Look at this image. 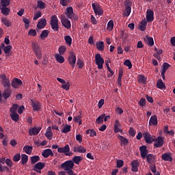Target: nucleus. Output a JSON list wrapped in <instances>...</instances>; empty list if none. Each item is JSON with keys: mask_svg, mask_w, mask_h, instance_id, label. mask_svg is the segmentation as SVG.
Here are the masks:
<instances>
[{"mask_svg": "<svg viewBox=\"0 0 175 175\" xmlns=\"http://www.w3.org/2000/svg\"><path fill=\"white\" fill-rule=\"evenodd\" d=\"M31 48L34 54L38 59H41L42 58V49L38 42H32Z\"/></svg>", "mask_w": 175, "mask_h": 175, "instance_id": "1", "label": "nucleus"}, {"mask_svg": "<svg viewBox=\"0 0 175 175\" xmlns=\"http://www.w3.org/2000/svg\"><path fill=\"white\" fill-rule=\"evenodd\" d=\"M62 169H64L66 173H69V172H73L72 169L75 167V163L72 160H68L62 163L61 165Z\"/></svg>", "mask_w": 175, "mask_h": 175, "instance_id": "2", "label": "nucleus"}, {"mask_svg": "<svg viewBox=\"0 0 175 175\" xmlns=\"http://www.w3.org/2000/svg\"><path fill=\"white\" fill-rule=\"evenodd\" d=\"M51 27L53 31H58L59 29V25H58V18L53 15L51 18Z\"/></svg>", "mask_w": 175, "mask_h": 175, "instance_id": "3", "label": "nucleus"}, {"mask_svg": "<svg viewBox=\"0 0 175 175\" xmlns=\"http://www.w3.org/2000/svg\"><path fill=\"white\" fill-rule=\"evenodd\" d=\"M92 7L96 16H103L104 11L100 5L93 3H92Z\"/></svg>", "mask_w": 175, "mask_h": 175, "instance_id": "4", "label": "nucleus"}, {"mask_svg": "<svg viewBox=\"0 0 175 175\" xmlns=\"http://www.w3.org/2000/svg\"><path fill=\"white\" fill-rule=\"evenodd\" d=\"M0 79H1V84L4 88H10L12 83H10V81L9 78L6 77V75L3 74L0 75Z\"/></svg>", "mask_w": 175, "mask_h": 175, "instance_id": "5", "label": "nucleus"}, {"mask_svg": "<svg viewBox=\"0 0 175 175\" xmlns=\"http://www.w3.org/2000/svg\"><path fill=\"white\" fill-rule=\"evenodd\" d=\"M96 65L98 66V69H103V64H105V59L100 56V54H96L95 55Z\"/></svg>", "mask_w": 175, "mask_h": 175, "instance_id": "6", "label": "nucleus"}, {"mask_svg": "<svg viewBox=\"0 0 175 175\" xmlns=\"http://www.w3.org/2000/svg\"><path fill=\"white\" fill-rule=\"evenodd\" d=\"M5 163H6V158L5 157L0 158V172L1 173H5V172H7V173H9L10 172L9 167L2 165H5Z\"/></svg>", "mask_w": 175, "mask_h": 175, "instance_id": "7", "label": "nucleus"}, {"mask_svg": "<svg viewBox=\"0 0 175 175\" xmlns=\"http://www.w3.org/2000/svg\"><path fill=\"white\" fill-rule=\"evenodd\" d=\"M76 59L77 57L75 52H71L68 57V61L72 69L75 68V66L76 65Z\"/></svg>", "mask_w": 175, "mask_h": 175, "instance_id": "8", "label": "nucleus"}, {"mask_svg": "<svg viewBox=\"0 0 175 175\" xmlns=\"http://www.w3.org/2000/svg\"><path fill=\"white\" fill-rule=\"evenodd\" d=\"M143 136H144V140H145L146 143H147V144H151L155 140V139H154L152 137V136L151 135V134L148 132L144 133Z\"/></svg>", "mask_w": 175, "mask_h": 175, "instance_id": "9", "label": "nucleus"}, {"mask_svg": "<svg viewBox=\"0 0 175 175\" xmlns=\"http://www.w3.org/2000/svg\"><path fill=\"white\" fill-rule=\"evenodd\" d=\"M11 85L13 88H18L20 85H23V81L18 78H14L11 81Z\"/></svg>", "mask_w": 175, "mask_h": 175, "instance_id": "10", "label": "nucleus"}, {"mask_svg": "<svg viewBox=\"0 0 175 175\" xmlns=\"http://www.w3.org/2000/svg\"><path fill=\"white\" fill-rule=\"evenodd\" d=\"M30 103L34 111H39L40 110V102L35 100H30Z\"/></svg>", "mask_w": 175, "mask_h": 175, "instance_id": "11", "label": "nucleus"}, {"mask_svg": "<svg viewBox=\"0 0 175 175\" xmlns=\"http://www.w3.org/2000/svg\"><path fill=\"white\" fill-rule=\"evenodd\" d=\"M154 142H155L154 146L156 147V148H161V147L163 146V137H157V138L154 139Z\"/></svg>", "mask_w": 175, "mask_h": 175, "instance_id": "12", "label": "nucleus"}, {"mask_svg": "<svg viewBox=\"0 0 175 175\" xmlns=\"http://www.w3.org/2000/svg\"><path fill=\"white\" fill-rule=\"evenodd\" d=\"M139 151L141 153V157L142 159H146V156L148 154V150H147V146H142L139 148Z\"/></svg>", "mask_w": 175, "mask_h": 175, "instance_id": "13", "label": "nucleus"}, {"mask_svg": "<svg viewBox=\"0 0 175 175\" xmlns=\"http://www.w3.org/2000/svg\"><path fill=\"white\" fill-rule=\"evenodd\" d=\"M146 20L148 23H151V21H154V11H152V10H147Z\"/></svg>", "mask_w": 175, "mask_h": 175, "instance_id": "14", "label": "nucleus"}, {"mask_svg": "<svg viewBox=\"0 0 175 175\" xmlns=\"http://www.w3.org/2000/svg\"><path fill=\"white\" fill-rule=\"evenodd\" d=\"M61 23L63 27H64L67 29H70L71 25H70V21H69V19L66 18H62Z\"/></svg>", "mask_w": 175, "mask_h": 175, "instance_id": "15", "label": "nucleus"}, {"mask_svg": "<svg viewBox=\"0 0 175 175\" xmlns=\"http://www.w3.org/2000/svg\"><path fill=\"white\" fill-rule=\"evenodd\" d=\"M161 159H163V161H168V162H172L173 161V157H172V153L171 152L163 153L161 155Z\"/></svg>", "mask_w": 175, "mask_h": 175, "instance_id": "16", "label": "nucleus"}, {"mask_svg": "<svg viewBox=\"0 0 175 175\" xmlns=\"http://www.w3.org/2000/svg\"><path fill=\"white\" fill-rule=\"evenodd\" d=\"M42 156L43 158H49V157H54V153L51 149H45L42 152Z\"/></svg>", "mask_w": 175, "mask_h": 175, "instance_id": "17", "label": "nucleus"}, {"mask_svg": "<svg viewBox=\"0 0 175 175\" xmlns=\"http://www.w3.org/2000/svg\"><path fill=\"white\" fill-rule=\"evenodd\" d=\"M139 165H140V163L137 160H133V161H131V166H132L131 171L135 172H138Z\"/></svg>", "mask_w": 175, "mask_h": 175, "instance_id": "18", "label": "nucleus"}, {"mask_svg": "<svg viewBox=\"0 0 175 175\" xmlns=\"http://www.w3.org/2000/svg\"><path fill=\"white\" fill-rule=\"evenodd\" d=\"M46 25H47V21H46V18H41L37 24V28L38 29H43Z\"/></svg>", "mask_w": 175, "mask_h": 175, "instance_id": "19", "label": "nucleus"}, {"mask_svg": "<svg viewBox=\"0 0 175 175\" xmlns=\"http://www.w3.org/2000/svg\"><path fill=\"white\" fill-rule=\"evenodd\" d=\"M65 14L68 17V18H70V19L73 18V16H75V14L73 13V8L68 7L66 8V12Z\"/></svg>", "mask_w": 175, "mask_h": 175, "instance_id": "20", "label": "nucleus"}, {"mask_svg": "<svg viewBox=\"0 0 175 175\" xmlns=\"http://www.w3.org/2000/svg\"><path fill=\"white\" fill-rule=\"evenodd\" d=\"M149 125L156 126L158 125V118L156 115L152 116L149 120Z\"/></svg>", "mask_w": 175, "mask_h": 175, "instance_id": "21", "label": "nucleus"}, {"mask_svg": "<svg viewBox=\"0 0 175 175\" xmlns=\"http://www.w3.org/2000/svg\"><path fill=\"white\" fill-rule=\"evenodd\" d=\"M70 151V148L67 144L63 148H58L57 152H59L60 154H66V152H69Z\"/></svg>", "mask_w": 175, "mask_h": 175, "instance_id": "22", "label": "nucleus"}, {"mask_svg": "<svg viewBox=\"0 0 175 175\" xmlns=\"http://www.w3.org/2000/svg\"><path fill=\"white\" fill-rule=\"evenodd\" d=\"M118 139L120 140V146H128L129 144V140L122 135H118Z\"/></svg>", "mask_w": 175, "mask_h": 175, "instance_id": "23", "label": "nucleus"}, {"mask_svg": "<svg viewBox=\"0 0 175 175\" xmlns=\"http://www.w3.org/2000/svg\"><path fill=\"white\" fill-rule=\"evenodd\" d=\"M114 132L115 133H118V132H122L121 129V124H120V121L116 120L114 123Z\"/></svg>", "mask_w": 175, "mask_h": 175, "instance_id": "24", "label": "nucleus"}, {"mask_svg": "<svg viewBox=\"0 0 175 175\" xmlns=\"http://www.w3.org/2000/svg\"><path fill=\"white\" fill-rule=\"evenodd\" d=\"M40 132V128L33 127L29 130V135L30 136H35Z\"/></svg>", "mask_w": 175, "mask_h": 175, "instance_id": "25", "label": "nucleus"}, {"mask_svg": "<svg viewBox=\"0 0 175 175\" xmlns=\"http://www.w3.org/2000/svg\"><path fill=\"white\" fill-rule=\"evenodd\" d=\"M74 152H80L81 154H84L87 152V150L84 148L83 146H79L78 147H74Z\"/></svg>", "mask_w": 175, "mask_h": 175, "instance_id": "26", "label": "nucleus"}, {"mask_svg": "<svg viewBox=\"0 0 175 175\" xmlns=\"http://www.w3.org/2000/svg\"><path fill=\"white\" fill-rule=\"evenodd\" d=\"M12 95V90L10 88H5L2 94L4 99H8Z\"/></svg>", "mask_w": 175, "mask_h": 175, "instance_id": "27", "label": "nucleus"}, {"mask_svg": "<svg viewBox=\"0 0 175 175\" xmlns=\"http://www.w3.org/2000/svg\"><path fill=\"white\" fill-rule=\"evenodd\" d=\"M146 158L148 163H154L155 161V156L152 154H148Z\"/></svg>", "mask_w": 175, "mask_h": 175, "instance_id": "28", "label": "nucleus"}, {"mask_svg": "<svg viewBox=\"0 0 175 175\" xmlns=\"http://www.w3.org/2000/svg\"><path fill=\"white\" fill-rule=\"evenodd\" d=\"M33 150V148L32 146H25L23 147V151H25V152L26 154H28L29 155H31V154H32V150Z\"/></svg>", "mask_w": 175, "mask_h": 175, "instance_id": "29", "label": "nucleus"}, {"mask_svg": "<svg viewBox=\"0 0 175 175\" xmlns=\"http://www.w3.org/2000/svg\"><path fill=\"white\" fill-rule=\"evenodd\" d=\"M83 161V157L81 156H75L72 159L73 163L76 165H79L80 162Z\"/></svg>", "mask_w": 175, "mask_h": 175, "instance_id": "30", "label": "nucleus"}, {"mask_svg": "<svg viewBox=\"0 0 175 175\" xmlns=\"http://www.w3.org/2000/svg\"><path fill=\"white\" fill-rule=\"evenodd\" d=\"M97 50L99 51H103L105 50V42L103 41H100L96 44Z\"/></svg>", "mask_w": 175, "mask_h": 175, "instance_id": "31", "label": "nucleus"}, {"mask_svg": "<svg viewBox=\"0 0 175 175\" xmlns=\"http://www.w3.org/2000/svg\"><path fill=\"white\" fill-rule=\"evenodd\" d=\"M157 88H159V90H163L164 88H166V85H165V83L162 81V79H159L157 81Z\"/></svg>", "mask_w": 175, "mask_h": 175, "instance_id": "32", "label": "nucleus"}, {"mask_svg": "<svg viewBox=\"0 0 175 175\" xmlns=\"http://www.w3.org/2000/svg\"><path fill=\"white\" fill-rule=\"evenodd\" d=\"M46 166V163L43 162H38L34 165V169H38V170H42V169L44 168Z\"/></svg>", "mask_w": 175, "mask_h": 175, "instance_id": "33", "label": "nucleus"}, {"mask_svg": "<svg viewBox=\"0 0 175 175\" xmlns=\"http://www.w3.org/2000/svg\"><path fill=\"white\" fill-rule=\"evenodd\" d=\"M55 58L56 61H57V62H59V64H64V62H65V59L63 57L62 55L59 54L55 55Z\"/></svg>", "mask_w": 175, "mask_h": 175, "instance_id": "34", "label": "nucleus"}, {"mask_svg": "<svg viewBox=\"0 0 175 175\" xmlns=\"http://www.w3.org/2000/svg\"><path fill=\"white\" fill-rule=\"evenodd\" d=\"M137 81L142 84H146L147 83V78L144 75H139L137 77Z\"/></svg>", "mask_w": 175, "mask_h": 175, "instance_id": "35", "label": "nucleus"}, {"mask_svg": "<svg viewBox=\"0 0 175 175\" xmlns=\"http://www.w3.org/2000/svg\"><path fill=\"white\" fill-rule=\"evenodd\" d=\"M28 162V155L25 154H21V165H25Z\"/></svg>", "mask_w": 175, "mask_h": 175, "instance_id": "36", "label": "nucleus"}, {"mask_svg": "<svg viewBox=\"0 0 175 175\" xmlns=\"http://www.w3.org/2000/svg\"><path fill=\"white\" fill-rule=\"evenodd\" d=\"M1 23H3L5 27H12V22L7 18H2Z\"/></svg>", "mask_w": 175, "mask_h": 175, "instance_id": "37", "label": "nucleus"}, {"mask_svg": "<svg viewBox=\"0 0 175 175\" xmlns=\"http://www.w3.org/2000/svg\"><path fill=\"white\" fill-rule=\"evenodd\" d=\"M10 118L15 122H18V120H20V116L17 113H10Z\"/></svg>", "mask_w": 175, "mask_h": 175, "instance_id": "38", "label": "nucleus"}, {"mask_svg": "<svg viewBox=\"0 0 175 175\" xmlns=\"http://www.w3.org/2000/svg\"><path fill=\"white\" fill-rule=\"evenodd\" d=\"M113 29H114V21H113V20H111L108 22L107 25V29L108 31H113Z\"/></svg>", "mask_w": 175, "mask_h": 175, "instance_id": "39", "label": "nucleus"}, {"mask_svg": "<svg viewBox=\"0 0 175 175\" xmlns=\"http://www.w3.org/2000/svg\"><path fill=\"white\" fill-rule=\"evenodd\" d=\"M0 4L2 8H8L10 5V0H1Z\"/></svg>", "mask_w": 175, "mask_h": 175, "instance_id": "40", "label": "nucleus"}, {"mask_svg": "<svg viewBox=\"0 0 175 175\" xmlns=\"http://www.w3.org/2000/svg\"><path fill=\"white\" fill-rule=\"evenodd\" d=\"M49 33H50V31H49V30L42 31L40 36V39H42V40H43V39H46V38L49 36Z\"/></svg>", "mask_w": 175, "mask_h": 175, "instance_id": "41", "label": "nucleus"}, {"mask_svg": "<svg viewBox=\"0 0 175 175\" xmlns=\"http://www.w3.org/2000/svg\"><path fill=\"white\" fill-rule=\"evenodd\" d=\"M1 13L4 16H9L10 13V9L6 8V7H2L1 8Z\"/></svg>", "mask_w": 175, "mask_h": 175, "instance_id": "42", "label": "nucleus"}, {"mask_svg": "<svg viewBox=\"0 0 175 175\" xmlns=\"http://www.w3.org/2000/svg\"><path fill=\"white\" fill-rule=\"evenodd\" d=\"M40 161V157L39 156H33L31 157V162L32 165H35L36 162H39Z\"/></svg>", "mask_w": 175, "mask_h": 175, "instance_id": "43", "label": "nucleus"}, {"mask_svg": "<svg viewBox=\"0 0 175 175\" xmlns=\"http://www.w3.org/2000/svg\"><path fill=\"white\" fill-rule=\"evenodd\" d=\"M125 9H132V1L126 0L124 3Z\"/></svg>", "mask_w": 175, "mask_h": 175, "instance_id": "44", "label": "nucleus"}, {"mask_svg": "<svg viewBox=\"0 0 175 175\" xmlns=\"http://www.w3.org/2000/svg\"><path fill=\"white\" fill-rule=\"evenodd\" d=\"M146 42L148 43V44H149V46L152 47V46H154V38H152V37H150V36H146Z\"/></svg>", "mask_w": 175, "mask_h": 175, "instance_id": "45", "label": "nucleus"}, {"mask_svg": "<svg viewBox=\"0 0 175 175\" xmlns=\"http://www.w3.org/2000/svg\"><path fill=\"white\" fill-rule=\"evenodd\" d=\"M12 46L8 45L3 49V51H4L6 55H9V54H10V51H12Z\"/></svg>", "mask_w": 175, "mask_h": 175, "instance_id": "46", "label": "nucleus"}, {"mask_svg": "<svg viewBox=\"0 0 175 175\" xmlns=\"http://www.w3.org/2000/svg\"><path fill=\"white\" fill-rule=\"evenodd\" d=\"M37 8L39 9H46V3L42 1H37Z\"/></svg>", "mask_w": 175, "mask_h": 175, "instance_id": "47", "label": "nucleus"}, {"mask_svg": "<svg viewBox=\"0 0 175 175\" xmlns=\"http://www.w3.org/2000/svg\"><path fill=\"white\" fill-rule=\"evenodd\" d=\"M62 88H63V90H65V91H69L70 88V83L66 81L65 83H63L62 85Z\"/></svg>", "mask_w": 175, "mask_h": 175, "instance_id": "48", "label": "nucleus"}, {"mask_svg": "<svg viewBox=\"0 0 175 175\" xmlns=\"http://www.w3.org/2000/svg\"><path fill=\"white\" fill-rule=\"evenodd\" d=\"M105 117H106V114H105V113L98 116V118L96 120V122L97 124H100L101 122H103V120H104Z\"/></svg>", "mask_w": 175, "mask_h": 175, "instance_id": "49", "label": "nucleus"}, {"mask_svg": "<svg viewBox=\"0 0 175 175\" xmlns=\"http://www.w3.org/2000/svg\"><path fill=\"white\" fill-rule=\"evenodd\" d=\"M70 128H72V126L69 124H66L63 128V130L62 132H63V133H68V132H70Z\"/></svg>", "mask_w": 175, "mask_h": 175, "instance_id": "50", "label": "nucleus"}, {"mask_svg": "<svg viewBox=\"0 0 175 175\" xmlns=\"http://www.w3.org/2000/svg\"><path fill=\"white\" fill-rule=\"evenodd\" d=\"M146 27H147V22L146 21H142L141 25H139L140 31H146Z\"/></svg>", "mask_w": 175, "mask_h": 175, "instance_id": "51", "label": "nucleus"}, {"mask_svg": "<svg viewBox=\"0 0 175 175\" xmlns=\"http://www.w3.org/2000/svg\"><path fill=\"white\" fill-rule=\"evenodd\" d=\"M72 0H59V3L62 6H68Z\"/></svg>", "mask_w": 175, "mask_h": 175, "instance_id": "52", "label": "nucleus"}, {"mask_svg": "<svg viewBox=\"0 0 175 175\" xmlns=\"http://www.w3.org/2000/svg\"><path fill=\"white\" fill-rule=\"evenodd\" d=\"M64 40L66 43H68V46L72 45V37H70V36H66L64 37Z\"/></svg>", "mask_w": 175, "mask_h": 175, "instance_id": "53", "label": "nucleus"}, {"mask_svg": "<svg viewBox=\"0 0 175 175\" xmlns=\"http://www.w3.org/2000/svg\"><path fill=\"white\" fill-rule=\"evenodd\" d=\"M131 12H132V9L125 8V10L123 12V14L124 16H125V17H129V15L131 14Z\"/></svg>", "mask_w": 175, "mask_h": 175, "instance_id": "54", "label": "nucleus"}, {"mask_svg": "<svg viewBox=\"0 0 175 175\" xmlns=\"http://www.w3.org/2000/svg\"><path fill=\"white\" fill-rule=\"evenodd\" d=\"M65 51H66V46H62L59 48V53L60 55H64L65 54Z\"/></svg>", "mask_w": 175, "mask_h": 175, "instance_id": "55", "label": "nucleus"}, {"mask_svg": "<svg viewBox=\"0 0 175 175\" xmlns=\"http://www.w3.org/2000/svg\"><path fill=\"white\" fill-rule=\"evenodd\" d=\"M17 109H18V105L14 104L10 109V113H14L17 112Z\"/></svg>", "mask_w": 175, "mask_h": 175, "instance_id": "56", "label": "nucleus"}, {"mask_svg": "<svg viewBox=\"0 0 175 175\" xmlns=\"http://www.w3.org/2000/svg\"><path fill=\"white\" fill-rule=\"evenodd\" d=\"M169 68H170V64H169L167 62H165L163 64V69L161 72H166V70H167V69H169Z\"/></svg>", "mask_w": 175, "mask_h": 175, "instance_id": "57", "label": "nucleus"}, {"mask_svg": "<svg viewBox=\"0 0 175 175\" xmlns=\"http://www.w3.org/2000/svg\"><path fill=\"white\" fill-rule=\"evenodd\" d=\"M146 98H142L138 103L140 107H144V106H146Z\"/></svg>", "mask_w": 175, "mask_h": 175, "instance_id": "58", "label": "nucleus"}, {"mask_svg": "<svg viewBox=\"0 0 175 175\" xmlns=\"http://www.w3.org/2000/svg\"><path fill=\"white\" fill-rule=\"evenodd\" d=\"M21 159V155L20 153H16L14 157H13V161L14 162H18Z\"/></svg>", "mask_w": 175, "mask_h": 175, "instance_id": "59", "label": "nucleus"}, {"mask_svg": "<svg viewBox=\"0 0 175 175\" xmlns=\"http://www.w3.org/2000/svg\"><path fill=\"white\" fill-rule=\"evenodd\" d=\"M77 65H78L79 69H83V66H84V62H83V60H81V59H78Z\"/></svg>", "mask_w": 175, "mask_h": 175, "instance_id": "60", "label": "nucleus"}, {"mask_svg": "<svg viewBox=\"0 0 175 175\" xmlns=\"http://www.w3.org/2000/svg\"><path fill=\"white\" fill-rule=\"evenodd\" d=\"M129 133L130 136H132V137H135V135H136V131H135V129H133V127H130L129 130Z\"/></svg>", "mask_w": 175, "mask_h": 175, "instance_id": "61", "label": "nucleus"}, {"mask_svg": "<svg viewBox=\"0 0 175 175\" xmlns=\"http://www.w3.org/2000/svg\"><path fill=\"white\" fill-rule=\"evenodd\" d=\"M116 165H117V167H118L119 169L122 167V166H124V161L121 159L117 160Z\"/></svg>", "mask_w": 175, "mask_h": 175, "instance_id": "62", "label": "nucleus"}, {"mask_svg": "<svg viewBox=\"0 0 175 175\" xmlns=\"http://www.w3.org/2000/svg\"><path fill=\"white\" fill-rule=\"evenodd\" d=\"M124 65L125 66H128L129 69H132V63L131 62V60L129 59L125 60Z\"/></svg>", "mask_w": 175, "mask_h": 175, "instance_id": "63", "label": "nucleus"}, {"mask_svg": "<svg viewBox=\"0 0 175 175\" xmlns=\"http://www.w3.org/2000/svg\"><path fill=\"white\" fill-rule=\"evenodd\" d=\"M5 163L8 166V167H13V161H12V159H6Z\"/></svg>", "mask_w": 175, "mask_h": 175, "instance_id": "64", "label": "nucleus"}]
</instances>
